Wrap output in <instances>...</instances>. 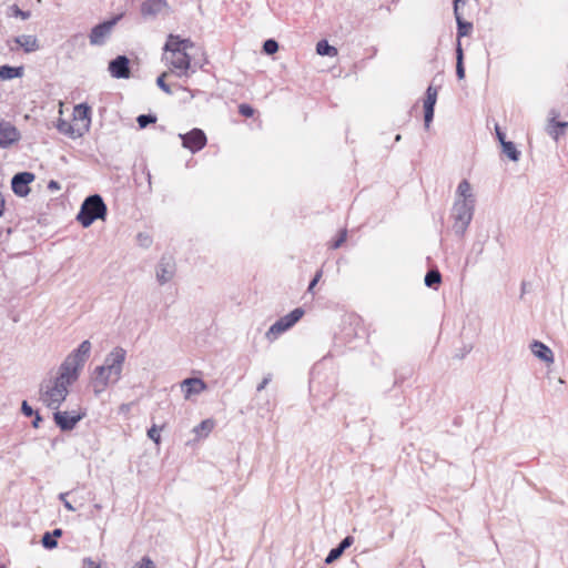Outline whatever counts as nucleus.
I'll return each mask as SVG.
<instances>
[{"mask_svg": "<svg viewBox=\"0 0 568 568\" xmlns=\"http://www.w3.org/2000/svg\"><path fill=\"white\" fill-rule=\"evenodd\" d=\"M54 539L61 537L63 535V530L61 528H55L50 532Z\"/></svg>", "mask_w": 568, "mask_h": 568, "instance_id": "nucleus-50", "label": "nucleus"}, {"mask_svg": "<svg viewBox=\"0 0 568 568\" xmlns=\"http://www.w3.org/2000/svg\"><path fill=\"white\" fill-rule=\"evenodd\" d=\"M181 387L184 392L185 398H189L193 394H200L206 389V384L196 377L186 378L182 382Z\"/></svg>", "mask_w": 568, "mask_h": 568, "instance_id": "nucleus-16", "label": "nucleus"}, {"mask_svg": "<svg viewBox=\"0 0 568 568\" xmlns=\"http://www.w3.org/2000/svg\"><path fill=\"white\" fill-rule=\"evenodd\" d=\"M12 10L14 17H19L22 20H27L28 18H30V11H22L17 6H13Z\"/></svg>", "mask_w": 568, "mask_h": 568, "instance_id": "nucleus-41", "label": "nucleus"}, {"mask_svg": "<svg viewBox=\"0 0 568 568\" xmlns=\"http://www.w3.org/2000/svg\"><path fill=\"white\" fill-rule=\"evenodd\" d=\"M182 140V145L193 153L202 150L206 144V135L201 129H193L185 134L179 135Z\"/></svg>", "mask_w": 568, "mask_h": 568, "instance_id": "nucleus-8", "label": "nucleus"}, {"mask_svg": "<svg viewBox=\"0 0 568 568\" xmlns=\"http://www.w3.org/2000/svg\"><path fill=\"white\" fill-rule=\"evenodd\" d=\"M466 0H454L453 1V4H454V13H459V3H465Z\"/></svg>", "mask_w": 568, "mask_h": 568, "instance_id": "nucleus-51", "label": "nucleus"}, {"mask_svg": "<svg viewBox=\"0 0 568 568\" xmlns=\"http://www.w3.org/2000/svg\"><path fill=\"white\" fill-rule=\"evenodd\" d=\"M181 38L179 36L170 34L164 44L165 54H171L174 52H180L181 50Z\"/></svg>", "mask_w": 568, "mask_h": 568, "instance_id": "nucleus-23", "label": "nucleus"}, {"mask_svg": "<svg viewBox=\"0 0 568 568\" xmlns=\"http://www.w3.org/2000/svg\"><path fill=\"white\" fill-rule=\"evenodd\" d=\"M90 352L91 343L83 341L60 365L58 375L41 383L40 400L47 407L54 410L59 409L69 394V386L79 378Z\"/></svg>", "mask_w": 568, "mask_h": 568, "instance_id": "nucleus-1", "label": "nucleus"}, {"mask_svg": "<svg viewBox=\"0 0 568 568\" xmlns=\"http://www.w3.org/2000/svg\"><path fill=\"white\" fill-rule=\"evenodd\" d=\"M346 237H347V231L342 230L339 232L338 237L332 243L331 247L334 250L338 248L346 241Z\"/></svg>", "mask_w": 568, "mask_h": 568, "instance_id": "nucleus-38", "label": "nucleus"}, {"mask_svg": "<svg viewBox=\"0 0 568 568\" xmlns=\"http://www.w3.org/2000/svg\"><path fill=\"white\" fill-rule=\"evenodd\" d=\"M93 507H94L97 510H100V509L102 508V506H101L100 504H95Z\"/></svg>", "mask_w": 568, "mask_h": 568, "instance_id": "nucleus-53", "label": "nucleus"}, {"mask_svg": "<svg viewBox=\"0 0 568 568\" xmlns=\"http://www.w3.org/2000/svg\"><path fill=\"white\" fill-rule=\"evenodd\" d=\"M74 116L78 120L85 121L83 129L88 130L90 125V108L87 104H79L74 108Z\"/></svg>", "mask_w": 568, "mask_h": 568, "instance_id": "nucleus-21", "label": "nucleus"}, {"mask_svg": "<svg viewBox=\"0 0 568 568\" xmlns=\"http://www.w3.org/2000/svg\"><path fill=\"white\" fill-rule=\"evenodd\" d=\"M14 42L20 45L24 52L30 53L40 49L39 41L36 36L22 34L14 38Z\"/></svg>", "mask_w": 568, "mask_h": 568, "instance_id": "nucleus-19", "label": "nucleus"}, {"mask_svg": "<svg viewBox=\"0 0 568 568\" xmlns=\"http://www.w3.org/2000/svg\"><path fill=\"white\" fill-rule=\"evenodd\" d=\"M23 67H11L8 64L0 67V80H11L23 75Z\"/></svg>", "mask_w": 568, "mask_h": 568, "instance_id": "nucleus-20", "label": "nucleus"}, {"mask_svg": "<svg viewBox=\"0 0 568 568\" xmlns=\"http://www.w3.org/2000/svg\"><path fill=\"white\" fill-rule=\"evenodd\" d=\"M21 139L19 130L10 122L0 120V148L7 149Z\"/></svg>", "mask_w": 568, "mask_h": 568, "instance_id": "nucleus-10", "label": "nucleus"}, {"mask_svg": "<svg viewBox=\"0 0 568 568\" xmlns=\"http://www.w3.org/2000/svg\"><path fill=\"white\" fill-rule=\"evenodd\" d=\"M33 415H34V419H33V422H32V426H33L34 428H38V427H39V425H40V423L42 422V417L40 416V414H39V413H34Z\"/></svg>", "mask_w": 568, "mask_h": 568, "instance_id": "nucleus-49", "label": "nucleus"}, {"mask_svg": "<svg viewBox=\"0 0 568 568\" xmlns=\"http://www.w3.org/2000/svg\"><path fill=\"white\" fill-rule=\"evenodd\" d=\"M181 50L187 52L189 49L194 47V43L190 39H181Z\"/></svg>", "mask_w": 568, "mask_h": 568, "instance_id": "nucleus-45", "label": "nucleus"}, {"mask_svg": "<svg viewBox=\"0 0 568 568\" xmlns=\"http://www.w3.org/2000/svg\"><path fill=\"white\" fill-rule=\"evenodd\" d=\"M106 205L99 194L89 195L82 203L77 220L83 227H89L95 220L104 219Z\"/></svg>", "mask_w": 568, "mask_h": 568, "instance_id": "nucleus-3", "label": "nucleus"}, {"mask_svg": "<svg viewBox=\"0 0 568 568\" xmlns=\"http://www.w3.org/2000/svg\"><path fill=\"white\" fill-rule=\"evenodd\" d=\"M270 381H271L270 376L264 377L263 381L258 384V386L256 388L257 392L263 390L266 387V385L270 383Z\"/></svg>", "mask_w": 568, "mask_h": 568, "instance_id": "nucleus-48", "label": "nucleus"}, {"mask_svg": "<svg viewBox=\"0 0 568 568\" xmlns=\"http://www.w3.org/2000/svg\"><path fill=\"white\" fill-rule=\"evenodd\" d=\"M170 71L163 72L161 75L156 79L158 87L164 91L166 94H172L171 87L164 81V79L170 74Z\"/></svg>", "mask_w": 568, "mask_h": 568, "instance_id": "nucleus-32", "label": "nucleus"}, {"mask_svg": "<svg viewBox=\"0 0 568 568\" xmlns=\"http://www.w3.org/2000/svg\"><path fill=\"white\" fill-rule=\"evenodd\" d=\"M503 152L514 162H517L520 158V152L517 150L516 145L510 142L506 141L504 144H501Z\"/></svg>", "mask_w": 568, "mask_h": 568, "instance_id": "nucleus-27", "label": "nucleus"}, {"mask_svg": "<svg viewBox=\"0 0 568 568\" xmlns=\"http://www.w3.org/2000/svg\"><path fill=\"white\" fill-rule=\"evenodd\" d=\"M530 349L532 354L538 357L539 359L546 362V363H552L554 362V354L552 351L545 345L544 343L539 341H534L530 344Z\"/></svg>", "mask_w": 568, "mask_h": 568, "instance_id": "nucleus-18", "label": "nucleus"}, {"mask_svg": "<svg viewBox=\"0 0 568 568\" xmlns=\"http://www.w3.org/2000/svg\"><path fill=\"white\" fill-rule=\"evenodd\" d=\"M168 7L165 0H146L141 4L143 17H155Z\"/></svg>", "mask_w": 568, "mask_h": 568, "instance_id": "nucleus-17", "label": "nucleus"}, {"mask_svg": "<svg viewBox=\"0 0 568 568\" xmlns=\"http://www.w3.org/2000/svg\"><path fill=\"white\" fill-rule=\"evenodd\" d=\"M475 200H456L452 217L454 220L453 230L457 236H464L474 215Z\"/></svg>", "mask_w": 568, "mask_h": 568, "instance_id": "nucleus-4", "label": "nucleus"}, {"mask_svg": "<svg viewBox=\"0 0 568 568\" xmlns=\"http://www.w3.org/2000/svg\"><path fill=\"white\" fill-rule=\"evenodd\" d=\"M58 130L61 133L68 134L72 138L82 135V132L80 131V129L74 130L73 125L67 121H60V123L58 124Z\"/></svg>", "mask_w": 568, "mask_h": 568, "instance_id": "nucleus-30", "label": "nucleus"}, {"mask_svg": "<svg viewBox=\"0 0 568 568\" xmlns=\"http://www.w3.org/2000/svg\"><path fill=\"white\" fill-rule=\"evenodd\" d=\"M459 200H474L471 194V185L467 180H463L457 187Z\"/></svg>", "mask_w": 568, "mask_h": 568, "instance_id": "nucleus-28", "label": "nucleus"}, {"mask_svg": "<svg viewBox=\"0 0 568 568\" xmlns=\"http://www.w3.org/2000/svg\"><path fill=\"white\" fill-rule=\"evenodd\" d=\"M316 53L320 55L335 57L337 49L331 45L326 40H321L316 44Z\"/></svg>", "mask_w": 568, "mask_h": 568, "instance_id": "nucleus-24", "label": "nucleus"}, {"mask_svg": "<svg viewBox=\"0 0 568 568\" xmlns=\"http://www.w3.org/2000/svg\"><path fill=\"white\" fill-rule=\"evenodd\" d=\"M136 239H138L139 244L143 247H149L152 243L151 236H149L148 234H144V233H139Z\"/></svg>", "mask_w": 568, "mask_h": 568, "instance_id": "nucleus-40", "label": "nucleus"}, {"mask_svg": "<svg viewBox=\"0 0 568 568\" xmlns=\"http://www.w3.org/2000/svg\"><path fill=\"white\" fill-rule=\"evenodd\" d=\"M21 412L24 416H28V417H30L34 414L32 407L28 404L27 400L22 402Z\"/></svg>", "mask_w": 568, "mask_h": 568, "instance_id": "nucleus-44", "label": "nucleus"}, {"mask_svg": "<svg viewBox=\"0 0 568 568\" xmlns=\"http://www.w3.org/2000/svg\"><path fill=\"white\" fill-rule=\"evenodd\" d=\"M437 101V89L429 85L426 90V98L424 100V124L428 129L434 119V109Z\"/></svg>", "mask_w": 568, "mask_h": 568, "instance_id": "nucleus-15", "label": "nucleus"}, {"mask_svg": "<svg viewBox=\"0 0 568 568\" xmlns=\"http://www.w3.org/2000/svg\"><path fill=\"white\" fill-rule=\"evenodd\" d=\"M400 134H397L396 138H395V141H399L400 140Z\"/></svg>", "mask_w": 568, "mask_h": 568, "instance_id": "nucleus-54", "label": "nucleus"}, {"mask_svg": "<svg viewBox=\"0 0 568 568\" xmlns=\"http://www.w3.org/2000/svg\"><path fill=\"white\" fill-rule=\"evenodd\" d=\"M136 122L141 129L146 128L151 123L156 122V116L153 114H141L138 116Z\"/></svg>", "mask_w": 568, "mask_h": 568, "instance_id": "nucleus-31", "label": "nucleus"}, {"mask_svg": "<svg viewBox=\"0 0 568 568\" xmlns=\"http://www.w3.org/2000/svg\"><path fill=\"white\" fill-rule=\"evenodd\" d=\"M69 495V493H61L59 495V499L63 503V506L69 510V511H74L75 508L72 506V504L70 501L67 500V496Z\"/></svg>", "mask_w": 568, "mask_h": 568, "instance_id": "nucleus-42", "label": "nucleus"}, {"mask_svg": "<svg viewBox=\"0 0 568 568\" xmlns=\"http://www.w3.org/2000/svg\"><path fill=\"white\" fill-rule=\"evenodd\" d=\"M457 22V34L458 38L467 36L473 29V24L470 22L465 21L460 13H454Z\"/></svg>", "mask_w": 568, "mask_h": 568, "instance_id": "nucleus-26", "label": "nucleus"}, {"mask_svg": "<svg viewBox=\"0 0 568 568\" xmlns=\"http://www.w3.org/2000/svg\"><path fill=\"white\" fill-rule=\"evenodd\" d=\"M49 189H51V190H59L60 185H59V183L57 181H50Z\"/></svg>", "mask_w": 568, "mask_h": 568, "instance_id": "nucleus-52", "label": "nucleus"}, {"mask_svg": "<svg viewBox=\"0 0 568 568\" xmlns=\"http://www.w3.org/2000/svg\"><path fill=\"white\" fill-rule=\"evenodd\" d=\"M41 542L45 549H54L58 546L57 539L50 532H45L42 536Z\"/></svg>", "mask_w": 568, "mask_h": 568, "instance_id": "nucleus-33", "label": "nucleus"}, {"mask_svg": "<svg viewBox=\"0 0 568 568\" xmlns=\"http://www.w3.org/2000/svg\"><path fill=\"white\" fill-rule=\"evenodd\" d=\"M456 75L459 80L465 78L464 52L459 40L456 48Z\"/></svg>", "mask_w": 568, "mask_h": 568, "instance_id": "nucleus-22", "label": "nucleus"}, {"mask_svg": "<svg viewBox=\"0 0 568 568\" xmlns=\"http://www.w3.org/2000/svg\"><path fill=\"white\" fill-rule=\"evenodd\" d=\"M84 416V413L77 414L75 412L69 413L57 409L53 414V419L61 430L68 432L72 430Z\"/></svg>", "mask_w": 568, "mask_h": 568, "instance_id": "nucleus-9", "label": "nucleus"}, {"mask_svg": "<svg viewBox=\"0 0 568 568\" xmlns=\"http://www.w3.org/2000/svg\"><path fill=\"white\" fill-rule=\"evenodd\" d=\"M559 112L555 109L549 112V120L547 124V133L556 141H558L559 136L566 134V130L568 128L567 121H558Z\"/></svg>", "mask_w": 568, "mask_h": 568, "instance_id": "nucleus-14", "label": "nucleus"}, {"mask_svg": "<svg viewBox=\"0 0 568 568\" xmlns=\"http://www.w3.org/2000/svg\"><path fill=\"white\" fill-rule=\"evenodd\" d=\"M353 542L354 538L352 536H347L339 542L338 547L341 550L345 551Z\"/></svg>", "mask_w": 568, "mask_h": 568, "instance_id": "nucleus-43", "label": "nucleus"}, {"mask_svg": "<svg viewBox=\"0 0 568 568\" xmlns=\"http://www.w3.org/2000/svg\"><path fill=\"white\" fill-rule=\"evenodd\" d=\"M166 63L171 67L170 72H174L178 77H187L191 69V57L187 52H174L165 54Z\"/></svg>", "mask_w": 568, "mask_h": 568, "instance_id": "nucleus-6", "label": "nucleus"}, {"mask_svg": "<svg viewBox=\"0 0 568 568\" xmlns=\"http://www.w3.org/2000/svg\"><path fill=\"white\" fill-rule=\"evenodd\" d=\"M496 136L498 139V141L500 142V144H504L506 142V135L505 133L500 130V128L498 125H496Z\"/></svg>", "mask_w": 568, "mask_h": 568, "instance_id": "nucleus-47", "label": "nucleus"}, {"mask_svg": "<svg viewBox=\"0 0 568 568\" xmlns=\"http://www.w3.org/2000/svg\"><path fill=\"white\" fill-rule=\"evenodd\" d=\"M425 285L428 287H433L438 285L442 282V275L438 270H429L424 278Z\"/></svg>", "mask_w": 568, "mask_h": 568, "instance_id": "nucleus-29", "label": "nucleus"}, {"mask_svg": "<svg viewBox=\"0 0 568 568\" xmlns=\"http://www.w3.org/2000/svg\"><path fill=\"white\" fill-rule=\"evenodd\" d=\"M344 551L339 549V547H335L331 549L327 557L325 558L326 564H332L333 561L337 560Z\"/></svg>", "mask_w": 568, "mask_h": 568, "instance_id": "nucleus-37", "label": "nucleus"}, {"mask_svg": "<svg viewBox=\"0 0 568 568\" xmlns=\"http://www.w3.org/2000/svg\"><path fill=\"white\" fill-rule=\"evenodd\" d=\"M239 112L243 116L250 118V116H253L254 109L251 105L243 103V104H240Z\"/></svg>", "mask_w": 568, "mask_h": 568, "instance_id": "nucleus-39", "label": "nucleus"}, {"mask_svg": "<svg viewBox=\"0 0 568 568\" xmlns=\"http://www.w3.org/2000/svg\"><path fill=\"white\" fill-rule=\"evenodd\" d=\"M278 50V43L274 39H268L263 43V51L266 54H274Z\"/></svg>", "mask_w": 568, "mask_h": 568, "instance_id": "nucleus-34", "label": "nucleus"}, {"mask_svg": "<svg viewBox=\"0 0 568 568\" xmlns=\"http://www.w3.org/2000/svg\"><path fill=\"white\" fill-rule=\"evenodd\" d=\"M132 568H156V566L150 557L144 556Z\"/></svg>", "mask_w": 568, "mask_h": 568, "instance_id": "nucleus-35", "label": "nucleus"}, {"mask_svg": "<svg viewBox=\"0 0 568 568\" xmlns=\"http://www.w3.org/2000/svg\"><path fill=\"white\" fill-rule=\"evenodd\" d=\"M214 422L212 419H204L193 428L197 437H206L213 429Z\"/></svg>", "mask_w": 568, "mask_h": 568, "instance_id": "nucleus-25", "label": "nucleus"}, {"mask_svg": "<svg viewBox=\"0 0 568 568\" xmlns=\"http://www.w3.org/2000/svg\"><path fill=\"white\" fill-rule=\"evenodd\" d=\"M34 180V174L31 172H20L13 175L11 180L12 191L18 196H26L30 192L29 184Z\"/></svg>", "mask_w": 568, "mask_h": 568, "instance_id": "nucleus-11", "label": "nucleus"}, {"mask_svg": "<svg viewBox=\"0 0 568 568\" xmlns=\"http://www.w3.org/2000/svg\"><path fill=\"white\" fill-rule=\"evenodd\" d=\"M122 16H116L111 20L104 21L102 23L97 24L92 28L91 33L89 36L90 43L92 45H101L104 43L105 39L110 36L113 27L121 19Z\"/></svg>", "mask_w": 568, "mask_h": 568, "instance_id": "nucleus-7", "label": "nucleus"}, {"mask_svg": "<svg viewBox=\"0 0 568 568\" xmlns=\"http://www.w3.org/2000/svg\"><path fill=\"white\" fill-rule=\"evenodd\" d=\"M125 357L126 351L116 346L105 356L104 364L94 368L91 383L97 396L121 379Z\"/></svg>", "mask_w": 568, "mask_h": 568, "instance_id": "nucleus-2", "label": "nucleus"}, {"mask_svg": "<svg viewBox=\"0 0 568 568\" xmlns=\"http://www.w3.org/2000/svg\"><path fill=\"white\" fill-rule=\"evenodd\" d=\"M148 437L153 440L155 444H160L161 435L160 428L154 424L151 428L148 429Z\"/></svg>", "mask_w": 568, "mask_h": 568, "instance_id": "nucleus-36", "label": "nucleus"}, {"mask_svg": "<svg viewBox=\"0 0 568 568\" xmlns=\"http://www.w3.org/2000/svg\"><path fill=\"white\" fill-rule=\"evenodd\" d=\"M304 315L302 307L294 308L291 313L277 320L266 332L265 337L273 342L281 334L293 327Z\"/></svg>", "mask_w": 568, "mask_h": 568, "instance_id": "nucleus-5", "label": "nucleus"}, {"mask_svg": "<svg viewBox=\"0 0 568 568\" xmlns=\"http://www.w3.org/2000/svg\"><path fill=\"white\" fill-rule=\"evenodd\" d=\"M175 273V263L171 256H162L156 266V280L163 285L172 280Z\"/></svg>", "mask_w": 568, "mask_h": 568, "instance_id": "nucleus-13", "label": "nucleus"}, {"mask_svg": "<svg viewBox=\"0 0 568 568\" xmlns=\"http://www.w3.org/2000/svg\"><path fill=\"white\" fill-rule=\"evenodd\" d=\"M321 276H322V271H317V272H316V274H315V276H314V278L311 281V283H310V285H308V288H307V291H308V292H312V291H313L314 286H315V285L317 284V282L320 281Z\"/></svg>", "mask_w": 568, "mask_h": 568, "instance_id": "nucleus-46", "label": "nucleus"}, {"mask_svg": "<svg viewBox=\"0 0 568 568\" xmlns=\"http://www.w3.org/2000/svg\"><path fill=\"white\" fill-rule=\"evenodd\" d=\"M109 72L115 79H128L131 74L130 60L125 55H118L109 62Z\"/></svg>", "mask_w": 568, "mask_h": 568, "instance_id": "nucleus-12", "label": "nucleus"}]
</instances>
